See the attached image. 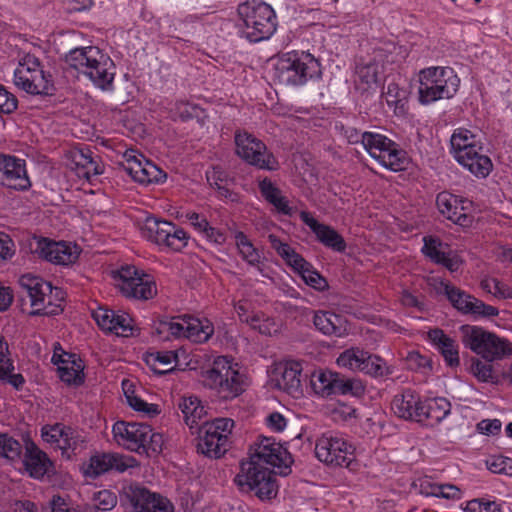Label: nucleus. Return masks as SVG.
I'll use <instances>...</instances> for the list:
<instances>
[{
  "label": "nucleus",
  "instance_id": "obj_26",
  "mask_svg": "<svg viewBox=\"0 0 512 512\" xmlns=\"http://www.w3.org/2000/svg\"><path fill=\"white\" fill-rule=\"evenodd\" d=\"M131 465L126 462V458L113 453H102L91 456L88 463L84 466V475L90 478H96L114 469L118 472L126 471Z\"/></svg>",
  "mask_w": 512,
  "mask_h": 512
},
{
  "label": "nucleus",
  "instance_id": "obj_22",
  "mask_svg": "<svg viewBox=\"0 0 512 512\" xmlns=\"http://www.w3.org/2000/svg\"><path fill=\"white\" fill-rule=\"evenodd\" d=\"M0 185L4 188L27 191L32 182L26 169V161L14 155L0 153Z\"/></svg>",
  "mask_w": 512,
  "mask_h": 512
},
{
  "label": "nucleus",
  "instance_id": "obj_45",
  "mask_svg": "<svg viewBox=\"0 0 512 512\" xmlns=\"http://www.w3.org/2000/svg\"><path fill=\"white\" fill-rule=\"evenodd\" d=\"M365 364L362 367V373L373 377L383 378L392 373V370L387 365L386 361L376 354L366 351Z\"/></svg>",
  "mask_w": 512,
  "mask_h": 512
},
{
  "label": "nucleus",
  "instance_id": "obj_59",
  "mask_svg": "<svg viewBox=\"0 0 512 512\" xmlns=\"http://www.w3.org/2000/svg\"><path fill=\"white\" fill-rule=\"evenodd\" d=\"M115 312L112 309L98 308L93 312V318L98 326L105 331L111 330L112 321L115 317Z\"/></svg>",
  "mask_w": 512,
  "mask_h": 512
},
{
  "label": "nucleus",
  "instance_id": "obj_61",
  "mask_svg": "<svg viewBox=\"0 0 512 512\" xmlns=\"http://www.w3.org/2000/svg\"><path fill=\"white\" fill-rule=\"evenodd\" d=\"M259 189L262 196L269 203H272L275 198L281 195L280 189L277 188L268 178H264L259 182Z\"/></svg>",
  "mask_w": 512,
  "mask_h": 512
},
{
  "label": "nucleus",
  "instance_id": "obj_57",
  "mask_svg": "<svg viewBox=\"0 0 512 512\" xmlns=\"http://www.w3.org/2000/svg\"><path fill=\"white\" fill-rule=\"evenodd\" d=\"M18 107L16 96L0 84V112L5 114L13 113Z\"/></svg>",
  "mask_w": 512,
  "mask_h": 512
},
{
  "label": "nucleus",
  "instance_id": "obj_8",
  "mask_svg": "<svg viewBox=\"0 0 512 512\" xmlns=\"http://www.w3.org/2000/svg\"><path fill=\"white\" fill-rule=\"evenodd\" d=\"M117 442L128 450L141 453L162 451L163 436L153 433L146 423L117 421L112 428Z\"/></svg>",
  "mask_w": 512,
  "mask_h": 512
},
{
  "label": "nucleus",
  "instance_id": "obj_32",
  "mask_svg": "<svg viewBox=\"0 0 512 512\" xmlns=\"http://www.w3.org/2000/svg\"><path fill=\"white\" fill-rule=\"evenodd\" d=\"M23 463L29 475L35 479L42 478L48 473L50 467L51 470L53 469V463L49 460L46 453L40 450L30 439L25 441Z\"/></svg>",
  "mask_w": 512,
  "mask_h": 512
},
{
  "label": "nucleus",
  "instance_id": "obj_64",
  "mask_svg": "<svg viewBox=\"0 0 512 512\" xmlns=\"http://www.w3.org/2000/svg\"><path fill=\"white\" fill-rule=\"evenodd\" d=\"M501 427L502 423L498 419H484L477 424V430L484 435H496Z\"/></svg>",
  "mask_w": 512,
  "mask_h": 512
},
{
  "label": "nucleus",
  "instance_id": "obj_40",
  "mask_svg": "<svg viewBox=\"0 0 512 512\" xmlns=\"http://www.w3.org/2000/svg\"><path fill=\"white\" fill-rule=\"evenodd\" d=\"M156 494L139 485H130L124 491L126 499L135 512H148L149 505L153 498L156 497Z\"/></svg>",
  "mask_w": 512,
  "mask_h": 512
},
{
  "label": "nucleus",
  "instance_id": "obj_31",
  "mask_svg": "<svg viewBox=\"0 0 512 512\" xmlns=\"http://www.w3.org/2000/svg\"><path fill=\"white\" fill-rule=\"evenodd\" d=\"M468 201L460 199L449 192H441L437 195L436 204L439 212L455 224L465 226L469 221L464 206Z\"/></svg>",
  "mask_w": 512,
  "mask_h": 512
},
{
  "label": "nucleus",
  "instance_id": "obj_34",
  "mask_svg": "<svg viewBox=\"0 0 512 512\" xmlns=\"http://www.w3.org/2000/svg\"><path fill=\"white\" fill-rule=\"evenodd\" d=\"M71 159L77 175L88 181L103 173L99 157L93 156V152L87 147L72 150Z\"/></svg>",
  "mask_w": 512,
  "mask_h": 512
},
{
  "label": "nucleus",
  "instance_id": "obj_15",
  "mask_svg": "<svg viewBox=\"0 0 512 512\" xmlns=\"http://www.w3.org/2000/svg\"><path fill=\"white\" fill-rule=\"evenodd\" d=\"M234 421L229 418H216L200 425L198 451L210 458H220L229 447V437Z\"/></svg>",
  "mask_w": 512,
  "mask_h": 512
},
{
  "label": "nucleus",
  "instance_id": "obj_51",
  "mask_svg": "<svg viewBox=\"0 0 512 512\" xmlns=\"http://www.w3.org/2000/svg\"><path fill=\"white\" fill-rule=\"evenodd\" d=\"M67 432V436H64L63 444L61 446L62 454L67 458H70L72 455H76L84 445V439L81 435L69 427V431Z\"/></svg>",
  "mask_w": 512,
  "mask_h": 512
},
{
  "label": "nucleus",
  "instance_id": "obj_54",
  "mask_svg": "<svg viewBox=\"0 0 512 512\" xmlns=\"http://www.w3.org/2000/svg\"><path fill=\"white\" fill-rule=\"evenodd\" d=\"M356 73L359 77V80L370 87L373 84H376L378 81V64L370 62L367 64L357 66Z\"/></svg>",
  "mask_w": 512,
  "mask_h": 512
},
{
  "label": "nucleus",
  "instance_id": "obj_11",
  "mask_svg": "<svg viewBox=\"0 0 512 512\" xmlns=\"http://www.w3.org/2000/svg\"><path fill=\"white\" fill-rule=\"evenodd\" d=\"M14 85L30 95H48L51 90V76L35 55L24 54L18 61L13 75Z\"/></svg>",
  "mask_w": 512,
  "mask_h": 512
},
{
  "label": "nucleus",
  "instance_id": "obj_37",
  "mask_svg": "<svg viewBox=\"0 0 512 512\" xmlns=\"http://www.w3.org/2000/svg\"><path fill=\"white\" fill-rule=\"evenodd\" d=\"M339 373L320 370L311 375V387L315 394L322 397L336 395Z\"/></svg>",
  "mask_w": 512,
  "mask_h": 512
},
{
  "label": "nucleus",
  "instance_id": "obj_13",
  "mask_svg": "<svg viewBox=\"0 0 512 512\" xmlns=\"http://www.w3.org/2000/svg\"><path fill=\"white\" fill-rule=\"evenodd\" d=\"M142 236L162 250L179 252L188 244V234L174 223L149 216L141 228Z\"/></svg>",
  "mask_w": 512,
  "mask_h": 512
},
{
  "label": "nucleus",
  "instance_id": "obj_20",
  "mask_svg": "<svg viewBox=\"0 0 512 512\" xmlns=\"http://www.w3.org/2000/svg\"><path fill=\"white\" fill-rule=\"evenodd\" d=\"M249 459L262 465L267 464L278 468L281 475H287L290 472V466L293 462L288 450L276 442L275 439L269 437L259 438Z\"/></svg>",
  "mask_w": 512,
  "mask_h": 512
},
{
  "label": "nucleus",
  "instance_id": "obj_7",
  "mask_svg": "<svg viewBox=\"0 0 512 512\" xmlns=\"http://www.w3.org/2000/svg\"><path fill=\"white\" fill-rule=\"evenodd\" d=\"M460 333L464 346L486 361L499 360L512 354V346L506 339L482 327L462 325Z\"/></svg>",
  "mask_w": 512,
  "mask_h": 512
},
{
  "label": "nucleus",
  "instance_id": "obj_36",
  "mask_svg": "<svg viewBox=\"0 0 512 512\" xmlns=\"http://www.w3.org/2000/svg\"><path fill=\"white\" fill-rule=\"evenodd\" d=\"M206 178L210 186L217 189L219 198H225L231 201L237 200V194L230 189L233 179L230 178L228 173L221 167L215 166L211 170H208L206 172Z\"/></svg>",
  "mask_w": 512,
  "mask_h": 512
},
{
  "label": "nucleus",
  "instance_id": "obj_41",
  "mask_svg": "<svg viewBox=\"0 0 512 512\" xmlns=\"http://www.w3.org/2000/svg\"><path fill=\"white\" fill-rule=\"evenodd\" d=\"M132 384L128 380L122 381V388L128 405L137 412L143 413L149 418H153L160 413L159 405L147 403L134 394L131 390Z\"/></svg>",
  "mask_w": 512,
  "mask_h": 512
},
{
  "label": "nucleus",
  "instance_id": "obj_23",
  "mask_svg": "<svg viewBox=\"0 0 512 512\" xmlns=\"http://www.w3.org/2000/svg\"><path fill=\"white\" fill-rule=\"evenodd\" d=\"M35 252L41 258L63 266L74 263L80 254L76 244L64 241L56 242L46 238H41L36 242Z\"/></svg>",
  "mask_w": 512,
  "mask_h": 512
},
{
  "label": "nucleus",
  "instance_id": "obj_5",
  "mask_svg": "<svg viewBox=\"0 0 512 512\" xmlns=\"http://www.w3.org/2000/svg\"><path fill=\"white\" fill-rule=\"evenodd\" d=\"M240 36L257 43L269 39L276 31V14L264 2L247 1L238 6Z\"/></svg>",
  "mask_w": 512,
  "mask_h": 512
},
{
  "label": "nucleus",
  "instance_id": "obj_4",
  "mask_svg": "<svg viewBox=\"0 0 512 512\" xmlns=\"http://www.w3.org/2000/svg\"><path fill=\"white\" fill-rule=\"evenodd\" d=\"M460 86V78L448 66H430L418 73V100L429 105L455 96Z\"/></svg>",
  "mask_w": 512,
  "mask_h": 512
},
{
  "label": "nucleus",
  "instance_id": "obj_35",
  "mask_svg": "<svg viewBox=\"0 0 512 512\" xmlns=\"http://www.w3.org/2000/svg\"><path fill=\"white\" fill-rule=\"evenodd\" d=\"M428 339L434 348L443 356L448 366L455 367L460 364L458 345L456 341L445 334L442 329H431L428 332Z\"/></svg>",
  "mask_w": 512,
  "mask_h": 512
},
{
  "label": "nucleus",
  "instance_id": "obj_25",
  "mask_svg": "<svg viewBox=\"0 0 512 512\" xmlns=\"http://www.w3.org/2000/svg\"><path fill=\"white\" fill-rule=\"evenodd\" d=\"M299 216L302 222L315 234L320 243L336 252L345 251V240L335 229L329 225L318 222L307 211H301Z\"/></svg>",
  "mask_w": 512,
  "mask_h": 512
},
{
  "label": "nucleus",
  "instance_id": "obj_63",
  "mask_svg": "<svg viewBox=\"0 0 512 512\" xmlns=\"http://www.w3.org/2000/svg\"><path fill=\"white\" fill-rule=\"evenodd\" d=\"M15 254V245L13 240L5 233H0V260L6 261Z\"/></svg>",
  "mask_w": 512,
  "mask_h": 512
},
{
  "label": "nucleus",
  "instance_id": "obj_38",
  "mask_svg": "<svg viewBox=\"0 0 512 512\" xmlns=\"http://www.w3.org/2000/svg\"><path fill=\"white\" fill-rule=\"evenodd\" d=\"M235 242L242 259L265 276L261 254L248 237L243 232L239 231L235 234Z\"/></svg>",
  "mask_w": 512,
  "mask_h": 512
},
{
  "label": "nucleus",
  "instance_id": "obj_21",
  "mask_svg": "<svg viewBox=\"0 0 512 512\" xmlns=\"http://www.w3.org/2000/svg\"><path fill=\"white\" fill-rule=\"evenodd\" d=\"M124 160L123 169L141 184L162 183L167 177L162 169L135 150H127Z\"/></svg>",
  "mask_w": 512,
  "mask_h": 512
},
{
  "label": "nucleus",
  "instance_id": "obj_47",
  "mask_svg": "<svg viewBox=\"0 0 512 512\" xmlns=\"http://www.w3.org/2000/svg\"><path fill=\"white\" fill-rule=\"evenodd\" d=\"M365 394V385L360 378L338 376L336 395L362 397Z\"/></svg>",
  "mask_w": 512,
  "mask_h": 512
},
{
  "label": "nucleus",
  "instance_id": "obj_27",
  "mask_svg": "<svg viewBox=\"0 0 512 512\" xmlns=\"http://www.w3.org/2000/svg\"><path fill=\"white\" fill-rule=\"evenodd\" d=\"M52 363L58 366L60 379L67 384L80 385L84 381L83 366L75 354L54 350L51 359Z\"/></svg>",
  "mask_w": 512,
  "mask_h": 512
},
{
  "label": "nucleus",
  "instance_id": "obj_52",
  "mask_svg": "<svg viewBox=\"0 0 512 512\" xmlns=\"http://www.w3.org/2000/svg\"><path fill=\"white\" fill-rule=\"evenodd\" d=\"M20 442L7 433H0V456L15 460L21 455Z\"/></svg>",
  "mask_w": 512,
  "mask_h": 512
},
{
  "label": "nucleus",
  "instance_id": "obj_2",
  "mask_svg": "<svg viewBox=\"0 0 512 512\" xmlns=\"http://www.w3.org/2000/svg\"><path fill=\"white\" fill-rule=\"evenodd\" d=\"M321 64L307 51H290L282 54L274 66V79L286 86H302L309 80L320 79Z\"/></svg>",
  "mask_w": 512,
  "mask_h": 512
},
{
  "label": "nucleus",
  "instance_id": "obj_12",
  "mask_svg": "<svg viewBox=\"0 0 512 512\" xmlns=\"http://www.w3.org/2000/svg\"><path fill=\"white\" fill-rule=\"evenodd\" d=\"M355 447L343 435L326 432L317 438L315 455L319 461L335 467L353 469Z\"/></svg>",
  "mask_w": 512,
  "mask_h": 512
},
{
  "label": "nucleus",
  "instance_id": "obj_19",
  "mask_svg": "<svg viewBox=\"0 0 512 512\" xmlns=\"http://www.w3.org/2000/svg\"><path fill=\"white\" fill-rule=\"evenodd\" d=\"M443 293L451 305L460 313L474 318H492L499 314L498 308L488 305L448 282H441Z\"/></svg>",
  "mask_w": 512,
  "mask_h": 512
},
{
  "label": "nucleus",
  "instance_id": "obj_46",
  "mask_svg": "<svg viewBox=\"0 0 512 512\" xmlns=\"http://www.w3.org/2000/svg\"><path fill=\"white\" fill-rule=\"evenodd\" d=\"M92 504L85 507L86 512H93L96 510L110 511L117 505L116 494L108 489L99 490L93 493L91 497Z\"/></svg>",
  "mask_w": 512,
  "mask_h": 512
},
{
  "label": "nucleus",
  "instance_id": "obj_24",
  "mask_svg": "<svg viewBox=\"0 0 512 512\" xmlns=\"http://www.w3.org/2000/svg\"><path fill=\"white\" fill-rule=\"evenodd\" d=\"M423 243L421 252L432 262L442 265L451 273L459 270L462 260L446 243L433 236H425Z\"/></svg>",
  "mask_w": 512,
  "mask_h": 512
},
{
  "label": "nucleus",
  "instance_id": "obj_44",
  "mask_svg": "<svg viewBox=\"0 0 512 512\" xmlns=\"http://www.w3.org/2000/svg\"><path fill=\"white\" fill-rule=\"evenodd\" d=\"M179 408L183 413L184 420L190 428L199 425V421L205 414L204 407L200 405L197 397L183 398L179 403Z\"/></svg>",
  "mask_w": 512,
  "mask_h": 512
},
{
  "label": "nucleus",
  "instance_id": "obj_55",
  "mask_svg": "<svg viewBox=\"0 0 512 512\" xmlns=\"http://www.w3.org/2000/svg\"><path fill=\"white\" fill-rule=\"evenodd\" d=\"M199 107L185 100H178L172 108L174 117H178L182 121H187L198 116Z\"/></svg>",
  "mask_w": 512,
  "mask_h": 512
},
{
  "label": "nucleus",
  "instance_id": "obj_42",
  "mask_svg": "<svg viewBox=\"0 0 512 512\" xmlns=\"http://www.w3.org/2000/svg\"><path fill=\"white\" fill-rule=\"evenodd\" d=\"M268 241L277 254L294 270L302 268L304 258L298 254L288 243L282 242L276 235L270 234Z\"/></svg>",
  "mask_w": 512,
  "mask_h": 512
},
{
  "label": "nucleus",
  "instance_id": "obj_43",
  "mask_svg": "<svg viewBox=\"0 0 512 512\" xmlns=\"http://www.w3.org/2000/svg\"><path fill=\"white\" fill-rule=\"evenodd\" d=\"M366 350L359 347H352L344 350L337 358L336 363L339 367L353 372H362V367L366 360Z\"/></svg>",
  "mask_w": 512,
  "mask_h": 512
},
{
  "label": "nucleus",
  "instance_id": "obj_17",
  "mask_svg": "<svg viewBox=\"0 0 512 512\" xmlns=\"http://www.w3.org/2000/svg\"><path fill=\"white\" fill-rule=\"evenodd\" d=\"M120 291L127 298L149 300L157 293V287L152 278L140 273L134 266H123L116 272Z\"/></svg>",
  "mask_w": 512,
  "mask_h": 512
},
{
  "label": "nucleus",
  "instance_id": "obj_18",
  "mask_svg": "<svg viewBox=\"0 0 512 512\" xmlns=\"http://www.w3.org/2000/svg\"><path fill=\"white\" fill-rule=\"evenodd\" d=\"M19 284L30 300L32 315L58 313L59 308L52 305V285L49 282L27 274L20 277Z\"/></svg>",
  "mask_w": 512,
  "mask_h": 512
},
{
  "label": "nucleus",
  "instance_id": "obj_10",
  "mask_svg": "<svg viewBox=\"0 0 512 512\" xmlns=\"http://www.w3.org/2000/svg\"><path fill=\"white\" fill-rule=\"evenodd\" d=\"M235 482L241 490L252 491L261 500H270L278 492L274 472L252 459L241 462Z\"/></svg>",
  "mask_w": 512,
  "mask_h": 512
},
{
  "label": "nucleus",
  "instance_id": "obj_6",
  "mask_svg": "<svg viewBox=\"0 0 512 512\" xmlns=\"http://www.w3.org/2000/svg\"><path fill=\"white\" fill-rule=\"evenodd\" d=\"M202 377L204 385L225 400L234 399L245 390V375L239 364L227 356L216 357Z\"/></svg>",
  "mask_w": 512,
  "mask_h": 512
},
{
  "label": "nucleus",
  "instance_id": "obj_62",
  "mask_svg": "<svg viewBox=\"0 0 512 512\" xmlns=\"http://www.w3.org/2000/svg\"><path fill=\"white\" fill-rule=\"evenodd\" d=\"M401 89L399 88L398 84L391 82L387 85L386 90L383 91L382 97L388 104V106H397L398 103L401 100Z\"/></svg>",
  "mask_w": 512,
  "mask_h": 512
},
{
  "label": "nucleus",
  "instance_id": "obj_30",
  "mask_svg": "<svg viewBox=\"0 0 512 512\" xmlns=\"http://www.w3.org/2000/svg\"><path fill=\"white\" fill-rule=\"evenodd\" d=\"M313 324L319 332L328 336L342 338L350 333L346 318L330 311L315 312Z\"/></svg>",
  "mask_w": 512,
  "mask_h": 512
},
{
  "label": "nucleus",
  "instance_id": "obj_33",
  "mask_svg": "<svg viewBox=\"0 0 512 512\" xmlns=\"http://www.w3.org/2000/svg\"><path fill=\"white\" fill-rule=\"evenodd\" d=\"M451 407L450 401L444 397L427 398L422 402L419 423L434 427L451 413Z\"/></svg>",
  "mask_w": 512,
  "mask_h": 512
},
{
  "label": "nucleus",
  "instance_id": "obj_16",
  "mask_svg": "<svg viewBox=\"0 0 512 512\" xmlns=\"http://www.w3.org/2000/svg\"><path fill=\"white\" fill-rule=\"evenodd\" d=\"M235 152L243 161L258 169L275 171L279 163L266 144L254 135L239 131L235 133Z\"/></svg>",
  "mask_w": 512,
  "mask_h": 512
},
{
  "label": "nucleus",
  "instance_id": "obj_56",
  "mask_svg": "<svg viewBox=\"0 0 512 512\" xmlns=\"http://www.w3.org/2000/svg\"><path fill=\"white\" fill-rule=\"evenodd\" d=\"M472 371L474 376L481 382H497L493 375V367L491 364L477 361L472 365Z\"/></svg>",
  "mask_w": 512,
  "mask_h": 512
},
{
  "label": "nucleus",
  "instance_id": "obj_58",
  "mask_svg": "<svg viewBox=\"0 0 512 512\" xmlns=\"http://www.w3.org/2000/svg\"><path fill=\"white\" fill-rule=\"evenodd\" d=\"M14 370L13 362L9 357L8 344L0 338V380Z\"/></svg>",
  "mask_w": 512,
  "mask_h": 512
},
{
  "label": "nucleus",
  "instance_id": "obj_14",
  "mask_svg": "<svg viewBox=\"0 0 512 512\" xmlns=\"http://www.w3.org/2000/svg\"><path fill=\"white\" fill-rule=\"evenodd\" d=\"M142 236L162 250L179 252L188 244V234L174 223L149 216L141 228Z\"/></svg>",
  "mask_w": 512,
  "mask_h": 512
},
{
  "label": "nucleus",
  "instance_id": "obj_60",
  "mask_svg": "<svg viewBox=\"0 0 512 512\" xmlns=\"http://www.w3.org/2000/svg\"><path fill=\"white\" fill-rule=\"evenodd\" d=\"M148 512H174V504L165 496L157 493L149 505Z\"/></svg>",
  "mask_w": 512,
  "mask_h": 512
},
{
  "label": "nucleus",
  "instance_id": "obj_50",
  "mask_svg": "<svg viewBox=\"0 0 512 512\" xmlns=\"http://www.w3.org/2000/svg\"><path fill=\"white\" fill-rule=\"evenodd\" d=\"M109 332L123 337L132 336L134 332L133 319L126 312L116 311Z\"/></svg>",
  "mask_w": 512,
  "mask_h": 512
},
{
  "label": "nucleus",
  "instance_id": "obj_53",
  "mask_svg": "<svg viewBox=\"0 0 512 512\" xmlns=\"http://www.w3.org/2000/svg\"><path fill=\"white\" fill-rule=\"evenodd\" d=\"M187 325V317L179 319V320H166L161 321L158 327L159 333H167L173 337L180 338L184 337L186 338V329L185 326Z\"/></svg>",
  "mask_w": 512,
  "mask_h": 512
},
{
  "label": "nucleus",
  "instance_id": "obj_29",
  "mask_svg": "<svg viewBox=\"0 0 512 512\" xmlns=\"http://www.w3.org/2000/svg\"><path fill=\"white\" fill-rule=\"evenodd\" d=\"M423 400L411 389L393 397L391 408L399 418L419 423Z\"/></svg>",
  "mask_w": 512,
  "mask_h": 512
},
{
  "label": "nucleus",
  "instance_id": "obj_3",
  "mask_svg": "<svg viewBox=\"0 0 512 512\" xmlns=\"http://www.w3.org/2000/svg\"><path fill=\"white\" fill-rule=\"evenodd\" d=\"M451 153L455 160L478 178H486L492 171L491 159L483 153V145L477 134L465 128L454 130Z\"/></svg>",
  "mask_w": 512,
  "mask_h": 512
},
{
  "label": "nucleus",
  "instance_id": "obj_9",
  "mask_svg": "<svg viewBox=\"0 0 512 512\" xmlns=\"http://www.w3.org/2000/svg\"><path fill=\"white\" fill-rule=\"evenodd\" d=\"M363 147L384 168L393 172L408 168L410 158L399 144L378 132H364Z\"/></svg>",
  "mask_w": 512,
  "mask_h": 512
},
{
  "label": "nucleus",
  "instance_id": "obj_1",
  "mask_svg": "<svg viewBox=\"0 0 512 512\" xmlns=\"http://www.w3.org/2000/svg\"><path fill=\"white\" fill-rule=\"evenodd\" d=\"M65 62L87 77L96 88L103 91L113 90L116 66L112 58L99 47L73 48L65 55Z\"/></svg>",
  "mask_w": 512,
  "mask_h": 512
},
{
  "label": "nucleus",
  "instance_id": "obj_48",
  "mask_svg": "<svg viewBox=\"0 0 512 512\" xmlns=\"http://www.w3.org/2000/svg\"><path fill=\"white\" fill-rule=\"evenodd\" d=\"M66 431H69V426H66L62 423L44 425L41 428V438L44 442L61 449L64 436H67Z\"/></svg>",
  "mask_w": 512,
  "mask_h": 512
},
{
  "label": "nucleus",
  "instance_id": "obj_39",
  "mask_svg": "<svg viewBox=\"0 0 512 512\" xmlns=\"http://www.w3.org/2000/svg\"><path fill=\"white\" fill-rule=\"evenodd\" d=\"M186 338L195 343L208 341L214 333L212 322L206 318L187 317Z\"/></svg>",
  "mask_w": 512,
  "mask_h": 512
},
{
  "label": "nucleus",
  "instance_id": "obj_28",
  "mask_svg": "<svg viewBox=\"0 0 512 512\" xmlns=\"http://www.w3.org/2000/svg\"><path fill=\"white\" fill-rule=\"evenodd\" d=\"M279 376L276 378V385L293 397L302 393V364L296 360H289L278 367Z\"/></svg>",
  "mask_w": 512,
  "mask_h": 512
},
{
  "label": "nucleus",
  "instance_id": "obj_49",
  "mask_svg": "<svg viewBox=\"0 0 512 512\" xmlns=\"http://www.w3.org/2000/svg\"><path fill=\"white\" fill-rule=\"evenodd\" d=\"M301 266L302 268H296L295 271L301 275L307 285L318 291H323L326 289L328 286L326 279L322 277L315 269H313L309 262L304 260V264Z\"/></svg>",
  "mask_w": 512,
  "mask_h": 512
}]
</instances>
